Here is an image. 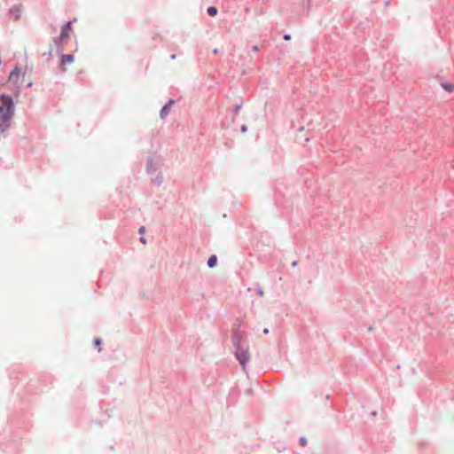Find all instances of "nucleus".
Segmentation results:
<instances>
[{
  "label": "nucleus",
  "mask_w": 454,
  "mask_h": 454,
  "mask_svg": "<svg viewBox=\"0 0 454 454\" xmlns=\"http://www.w3.org/2000/svg\"><path fill=\"white\" fill-rule=\"evenodd\" d=\"M71 31H72V22L69 21L62 27L61 33H60L59 36L56 37L54 39V42L59 44L65 43L70 37Z\"/></svg>",
  "instance_id": "1"
},
{
  "label": "nucleus",
  "mask_w": 454,
  "mask_h": 454,
  "mask_svg": "<svg viewBox=\"0 0 454 454\" xmlns=\"http://www.w3.org/2000/svg\"><path fill=\"white\" fill-rule=\"evenodd\" d=\"M74 56L71 54H62L61 55V60L59 63V68L62 72H65L67 70L66 66L70 65L74 62Z\"/></svg>",
  "instance_id": "2"
},
{
  "label": "nucleus",
  "mask_w": 454,
  "mask_h": 454,
  "mask_svg": "<svg viewBox=\"0 0 454 454\" xmlns=\"http://www.w3.org/2000/svg\"><path fill=\"white\" fill-rule=\"evenodd\" d=\"M24 74H21L20 70L18 68H15L9 76V80L12 82L18 83L23 80Z\"/></svg>",
  "instance_id": "3"
},
{
  "label": "nucleus",
  "mask_w": 454,
  "mask_h": 454,
  "mask_svg": "<svg viewBox=\"0 0 454 454\" xmlns=\"http://www.w3.org/2000/svg\"><path fill=\"white\" fill-rule=\"evenodd\" d=\"M237 358L240 364L245 366L246 363L249 360V354L247 350L239 348L237 351Z\"/></svg>",
  "instance_id": "4"
},
{
  "label": "nucleus",
  "mask_w": 454,
  "mask_h": 454,
  "mask_svg": "<svg viewBox=\"0 0 454 454\" xmlns=\"http://www.w3.org/2000/svg\"><path fill=\"white\" fill-rule=\"evenodd\" d=\"M171 102L166 106H164L160 111V117L164 118L168 115L169 110H170Z\"/></svg>",
  "instance_id": "5"
},
{
  "label": "nucleus",
  "mask_w": 454,
  "mask_h": 454,
  "mask_svg": "<svg viewBox=\"0 0 454 454\" xmlns=\"http://www.w3.org/2000/svg\"><path fill=\"white\" fill-rule=\"evenodd\" d=\"M442 87L448 92L451 93L454 91V84L450 82H444L442 84Z\"/></svg>",
  "instance_id": "6"
},
{
  "label": "nucleus",
  "mask_w": 454,
  "mask_h": 454,
  "mask_svg": "<svg viewBox=\"0 0 454 454\" xmlns=\"http://www.w3.org/2000/svg\"><path fill=\"white\" fill-rule=\"evenodd\" d=\"M216 262H217L216 256L215 255H212V256L209 257V259L207 261V265L210 268H213L214 266L216 265Z\"/></svg>",
  "instance_id": "7"
},
{
  "label": "nucleus",
  "mask_w": 454,
  "mask_h": 454,
  "mask_svg": "<svg viewBox=\"0 0 454 454\" xmlns=\"http://www.w3.org/2000/svg\"><path fill=\"white\" fill-rule=\"evenodd\" d=\"M207 13L210 16H215L217 13V9L215 6H210L207 8Z\"/></svg>",
  "instance_id": "8"
},
{
  "label": "nucleus",
  "mask_w": 454,
  "mask_h": 454,
  "mask_svg": "<svg viewBox=\"0 0 454 454\" xmlns=\"http://www.w3.org/2000/svg\"><path fill=\"white\" fill-rule=\"evenodd\" d=\"M300 444H301L302 447L306 446V444H307V440H306V438L301 437V438L300 439Z\"/></svg>",
  "instance_id": "9"
},
{
  "label": "nucleus",
  "mask_w": 454,
  "mask_h": 454,
  "mask_svg": "<svg viewBox=\"0 0 454 454\" xmlns=\"http://www.w3.org/2000/svg\"><path fill=\"white\" fill-rule=\"evenodd\" d=\"M290 39H291V35H284V40L288 41Z\"/></svg>",
  "instance_id": "10"
},
{
  "label": "nucleus",
  "mask_w": 454,
  "mask_h": 454,
  "mask_svg": "<svg viewBox=\"0 0 454 454\" xmlns=\"http://www.w3.org/2000/svg\"><path fill=\"white\" fill-rule=\"evenodd\" d=\"M139 232L140 233H144L145 232V227L144 226L139 228Z\"/></svg>",
  "instance_id": "11"
},
{
  "label": "nucleus",
  "mask_w": 454,
  "mask_h": 454,
  "mask_svg": "<svg viewBox=\"0 0 454 454\" xmlns=\"http://www.w3.org/2000/svg\"><path fill=\"white\" fill-rule=\"evenodd\" d=\"M140 241L143 243V244H146V240L145 238H141L140 239Z\"/></svg>",
  "instance_id": "12"
},
{
  "label": "nucleus",
  "mask_w": 454,
  "mask_h": 454,
  "mask_svg": "<svg viewBox=\"0 0 454 454\" xmlns=\"http://www.w3.org/2000/svg\"><path fill=\"white\" fill-rule=\"evenodd\" d=\"M94 342H95L96 345H100V340L98 339L95 340Z\"/></svg>",
  "instance_id": "13"
}]
</instances>
